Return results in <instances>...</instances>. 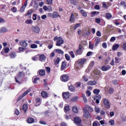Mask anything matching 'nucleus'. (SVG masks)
<instances>
[{"instance_id": "obj_1", "label": "nucleus", "mask_w": 126, "mask_h": 126, "mask_svg": "<svg viewBox=\"0 0 126 126\" xmlns=\"http://www.w3.org/2000/svg\"><path fill=\"white\" fill-rule=\"evenodd\" d=\"M85 62H86V59H81L76 61L75 63V69L76 70H79L82 67V65L84 64Z\"/></svg>"}, {"instance_id": "obj_2", "label": "nucleus", "mask_w": 126, "mask_h": 126, "mask_svg": "<svg viewBox=\"0 0 126 126\" xmlns=\"http://www.w3.org/2000/svg\"><path fill=\"white\" fill-rule=\"evenodd\" d=\"M54 40L57 41L56 45L58 47H61L64 43L63 39V37H58V36H55L54 38Z\"/></svg>"}, {"instance_id": "obj_3", "label": "nucleus", "mask_w": 126, "mask_h": 126, "mask_svg": "<svg viewBox=\"0 0 126 126\" xmlns=\"http://www.w3.org/2000/svg\"><path fill=\"white\" fill-rule=\"evenodd\" d=\"M25 76V73H24V71H21L19 72L17 76L15 77V82L17 83H19V84H20V82H19V81H18V79H19L20 78H21V77H23ZM18 78V79H17Z\"/></svg>"}, {"instance_id": "obj_4", "label": "nucleus", "mask_w": 126, "mask_h": 126, "mask_svg": "<svg viewBox=\"0 0 126 126\" xmlns=\"http://www.w3.org/2000/svg\"><path fill=\"white\" fill-rule=\"evenodd\" d=\"M61 80L63 82H67L69 80V76L66 74L63 75L61 77Z\"/></svg>"}, {"instance_id": "obj_5", "label": "nucleus", "mask_w": 126, "mask_h": 126, "mask_svg": "<svg viewBox=\"0 0 126 126\" xmlns=\"http://www.w3.org/2000/svg\"><path fill=\"white\" fill-rule=\"evenodd\" d=\"M31 91V90L30 89H29L27 91H26L23 94L20 95L19 97L17 99V102H19L20 100H21L25 96H26L27 95L28 93H29Z\"/></svg>"}, {"instance_id": "obj_6", "label": "nucleus", "mask_w": 126, "mask_h": 126, "mask_svg": "<svg viewBox=\"0 0 126 126\" xmlns=\"http://www.w3.org/2000/svg\"><path fill=\"white\" fill-rule=\"evenodd\" d=\"M83 111L84 112V118H86V119H87L88 118H91V115H90V113L85 108H84L83 109Z\"/></svg>"}, {"instance_id": "obj_7", "label": "nucleus", "mask_w": 126, "mask_h": 126, "mask_svg": "<svg viewBox=\"0 0 126 126\" xmlns=\"http://www.w3.org/2000/svg\"><path fill=\"white\" fill-rule=\"evenodd\" d=\"M38 59L39 62H41L42 63H45V62H46L47 57L44 54H41L40 55H38Z\"/></svg>"}, {"instance_id": "obj_8", "label": "nucleus", "mask_w": 126, "mask_h": 126, "mask_svg": "<svg viewBox=\"0 0 126 126\" xmlns=\"http://www.w3.org/2000/svg\"><path fill=\"white\" fill-rule=\"evenodd\" d=\"M32 32L38 34V33L40 32V28H39V27L37 26H34L32 27Z\"/></svg>"}, {"instance_id": "obj_9", "label": "nucleus", "mask_w": 126, "mask_h": 126, "mask_svg": "<svg viewBox=\"0 0 126 126\" xmlns=\"http://www.w3.org/2000/svg\"><path fill=\"white\" fill-rule=\"evenodd\" d=\"M103 103L106 109H110V101L107 98H103Z\"/></svg>"}, {"instance_id": "obj_10", "label": "nucleus", "mask_w": 126, "mask_h": 126, "mask_svg": "<svg viewBox=\"0 0 126 126\" xmlns=\"http://www.w3.org/2000/svg\"><path fill=\"white\" fill-rule=\"evenodd\" d=\"M42 101H41V98L40 97H36L35 98V106L36 107H38L41 105Z\"/></svg>"}, {"instance_id": "obj_11", "label": "nucleus", "mask_w": 126, "mask_h": 126, "mask_svg": "<svg viewBox=\"0 0 126 126\" xmlns=\"http://www.w3.org/2000/svg\"><path fill=\"white\" fill-rule=\"evenodd\" d=\"M41 96L43 99H47L48 97H49V95L48 94V93H46L45 91H42L41 93Z\"/></svg>"}, {"instance_id": "obj_12", "label": "nucleus", "mask_w": 126, "mask_h": 126, "mask_svg": "<svg viewBox=\"0 0 126 126\" xmlns=\"http://www.w3.org/2000/svg\"><path fill=\"white\" fill-rule=\"evenodd\" d=\"M101 70L102 71H107V70H109V69H111V66L107 65V66H103L101 68Z\"/></svg>"}, {"instance_id": "obj_13", "label": "nucleus", "mask_w": 126, "mask_h": 126, "mask_svg": "<svg viewBox=\"0 0 126 126\" xmlns=\"http://www.w3.org/2000/svg\"><path fill=\"white\" fill-rule=\"evenodd\" d=\"M69 92H67L65 93H63V98H64L65 99H68V98H69Z\"/></svg>"}, {"instance_id": "obj_14", "label": "nucleus", "mask_w": 126, "mask_h": 126, "mask_svg": "<svg viewBox=\"0 0 126 126\" xmlns=\"http://www.w3.org/2000/svg\"><path fill=\"white\" fill-rule=\"evenodd\" d=\"M20 44L22 47L23 48H26L27 46H28V43L26 42V41L24 40H22L21 41H20Z\"/></svg>"}, {"instance_id": "obj_15", "label": "nucleus", "mask_w": 126, "mask_h": 126, "mask_svg": "<svg viewBox=\"0 0 126 126\" xmlns=\"http://www.w3.org/2000/svg\"><path fill=\"white\" fill-rule=\"evenodd\" d=\"M26 6H27V1L25 2L24 4L21 7L20 9V12H24V11L25 10V8H26Z\"/></svg>"}, {"instance_id": "obj_16", "label": "nucleus", "mask_w": 126, "mask_h": 126, "mask_svg": "<svg viewBox=\"0 0 126 126\" xmlns=\"http://www.w3.org/2000/svg\"><path fill=\"white\" fill-rule=\"evenodd\" d=\"M74 122L77 125H79L81 123V119L78 117H76L74 118Z\"/></svg>"}, {"instance_id": "obj_17", "label": "nucleus", "mask_w": 126, "mask_h": 126, "mask_svg": "<svg viewBox=\"0 0 126 126\" xmlns=\"http://www.w3.org/2000/svg\"><path fill=\"white\" fill-rule=\"evenodd\" d=\"M39 74L40 76H44L46 74V71L44 69H41L38 71Z\"/></svg>"}, {"instance_id": "obj_18", "label": "nucleus", "mask_w": 126, "mask_h": 126, "mask_svg": "<svg viewBox=\"0 0 126 126\" xmlns=\"http://www.w3.org/2000/svg\"><path fill=\"white\" fill-rule=\"evenodd\" d=\"M53 17L54 18H58V17H60L61 18V16L60 15V14H59V13L54 11L53 13Z\"/></svg>"}, {"instance_id": "obj_19", "label": "nucleus", "mask_w": 126, "mask_h": 126, "mask_svg": "<svg viewBox=\"0 0 126 126\" xmlns=\"http://www.w3.org/2000/svg\"><path fill=\"white\" fill-rule=\"evenodd\" d=\"M97 84V82L95 81H90L87 83V85H95Z\"/></svg>"}, {"instance_id": "obj_20", "label": "nucleus", "mask_w": 126, "mask_h": 126, "mask_svg": "<svg viewBox=\"0 0 126 126\" xmlns=\"http://www.w3.org/2000/svg\"><path fill=\"white\" fill-rule=\"evenodd\" d=\"M60 61L61 60L59 58L54 59V64H55V65H58V64L60 63Z\"/></svg>"}, {"instance_id": "obj_21", "label": "nucleus", "mask_w": 126, "mask_h": 126, "mask_svg": "<svg viewBox=\"0 0 126 126\" xmlns=\"http://www.w3.org/2000/svg\"><path fill=\"white\" fill-rule=\"evenodd\" d=\"M32 61H33V62H37V61H39V55H37L32 57Z\"/></svg>"}, {"instance_id": "obj_22", "label": "nucleus", "mask_w": 126, "mask_h": 126, "mask_svg": "<svg viewBox=\"0 0 126 126\" xmlns=\"http://www.w3.org/2000/svg\"><path fill=\"white\" fill-rule=\"evenodd\" d=\"M86 110H87V111H89V112H92L94 111V110L93 109V108H92L91 107L89 106V105H86Z\"/></svg>"}, {"instance_id": "obj_23", "label": "nucleus", "mask_w": 126, "mask_h": 126, "mask_svg": "<svg viewBox=\"0 0 126 126\" xmlns=\"http://www.w3.org/2000/svg\"><path fill=\"white\" fill-rule=\"evenodd\" d=\"M100 42H101V39H100V37H95V43L94 44V46H98V44H99V43H100Z\"/></svg>"}, {"instance_id": "obj_24", "label": "nucleus", "mask_w": 126, "mask_h": 126, "mask_svg": "<svg viewBox=\"0 0 126 126\" xmlns=\"http://www.w3.org/2000/svg\"><path fill=\"white\" fill-rule=\"evenodd\" d=\"M66 66V63L64 62L62 63V65H61V70L63 71V70H64V69L65 68Z\"/></svg>"}, {"instance_id": "obj_25", "label": "nucleus", "mask_w": 126, "mask_h": 126, "mask_svg": "<svg viewBox=\"0 0 126 126\" xmlns=\"http://www.w3.org/2000/svg\"><path fill=\"white\" fill-rule=\"evenodd\" d=\"M0 32L1 33H5V32H7V29L6 28L2 27L0 29Z\"/></svg>"}, {"instance_id": "obj_26", "label": "nucleus", "mask_w": 126, "mask_h": 126, "mask_svg": "<svg viewBox=\"0 0 126 126\" xmlns=\"http://www.w3.org/2000/svg\"><path fill=\"white\" fill-rule=\"evenodd\" d=\"M74 20H75V18H74V15H73V13H72L70 18V22L73 23L74 22Z\"/></svg>"}, {"instance_id": "obj_27", "label": "nucleus", "mask_w": 126, "mask_h": 126, "mask_svg": "<svg viewBox=\"0 0 126 126\" xmlns=\"http://www.w3.org/2000/svg\"><path fill=\"white\" fill-rule=\"evenodd\" d=\"M54 52H55V53H57L58 54H62V55H63V51L60 49L54 50Z\"/></svg>"}, {"instance_id": "obj_28", "label": "nucleus", "mask_w": 126, "mask_h": 126, "mask_svg": "<svg viewBox=\"0 0 126 126\" xmlns=\"http://www.w3.org/2000/svg\"><path fill=\"white\" fill-rule=\"evenodd\" d=\"M81 50H82V46L80 45L78 50H77L76 51V53L78 54V55H81Z\"/></svg>"}, {"instance_id": "obj_29", "label": "nucleus", "mask_w": 126, "mask_h": 126, "mask_svg": "<svg viewBox=\"0 0 126 126\" xmlns=\"http://www.w3.org/2000/svg\"><path fill=\"white\" fill-rule=\"evenodd\" d=\"M94 109L95 113H96L97 114H99V113H100V108H99V107L95 106L94 107Z\"/></svg>"}, {"instance_id": "obj_30", "label": "nucleus", "mask_w": 126, "mask_h": 126, "mask_svg": "<svg viewBox=\"0 0 126 126\" xmlns=\"http://www.w3.org/2000/svg\"><path fill=\"white\" fill-rule=\"evenodd\" d=\"M34 119L32 118H29L28 119L27 123H28V124H32V123H34Z\"/></svg>"}, {"instance_id": "obj_31", "label": "nucleus", "mask_w": 126, "mask_h": 126, "mask_svg": "<svg viewBox=\"0 0 126 126\" xmlns=\"http://www.w3.org/2000/svg\"><path fill=\"white\" fill-rule=\"evenodd\" d=\"M119 47H120V45L119 44L114 45L112 47V50H117V49H119Z\"/></svg>"}, {"instance_id": "obj_32", "label": "nucleus", "mask_w": 126, "mask_h": 126, "mask_svg": "<svg viewBox=\"0 0 126 126\" xmlns=\"http://www.w3.org/2000/svg\"><path fill=\"white\" fill-rule=\"evenodd\" d=\"M70 110V108H69V106H66L64 107V111L65 113H67V112H69Z\"/></svg>"}, {"instance_id": "obj_33", "label": "nucleus", "mask_w": 126, "mask_h": 126, "mask_svg": "<svg viewBox=\"0 0 126 126\" xmlns=\"http://www.w3.org/2000/svg\"><path fill=\"white\" fill-rule=\"evenodd\" d=\"M100 123L97 121H94L93 124V126H100Z\"/></svg>"}, {"instance_id": "obj_34", "label": "nucleus", "mask_w": 126, "mask_h": 126, "mask_svg": "<svg viewBox=\"0 0 126 126\" xmlns=\"http://www.w3.org/2000/svg\"><path fill=\"white\" fill-rule=\"evenodd\" d=\"M72 110H73V112H74V113H75L76 114L78 112V108H77V106H73L72 108Z\"/></svg>"}, {"instance_id": "obj_35", "label": "nucleus", "mask_w": 126, "mask_h": 126, "mask_svg": "<svg viewBox=\"0 0 126 126\" xmlns=\"http://www.w3.org/2000/svg\"><path fill=\"white\" fill-rule=\"evenodd\" d=\"M81 86V83L80 82H78L75 84V87L76 88H78Z\"/></svg>"}, {"instance_id": "obj_36", "label": "nucleus", "mask_w": 126, "mask_h": 126, "mask_svg": "<svg viewBox=\"0 0 126 126\" xmlns=\"http://www.w3.org/2000/svg\"><path fill=\"white\" fill-rule=\"evenodd\" d=\"M27 109H28V106L27 104H25L23 105V110L24 111V112H26Z\"/></svg>"}, {"instance_id": "obj_37", "label": "nucleus", "mask_w": 126, "mask_h": 126, "mask_svg": "<svg viewBox=\"0 0 126 126\" xmlns=\"http://www.w3.org/2000/svg\"><path fill=\"white\" fill-rule=\"evenodd\" d=\"M105 17L107 19H110V18H112V17H113V16L111 14L108 13L106 14Z\"/></svg>"}, {"instance_id": "obj_38", "label": "nucleus", "mask_w": 126, "mask_h": 126, "mask_svg": "<svg viewBox=\"0 0 126 126\" xmlns=\"http://www.w3.org/2000/svg\"><path fill=\"white\" fill-rule=\"evenodd\" d=\"M94 74L95 75H98V76H100V75H101V72L98 70H96L94 71Z\"/></svg>"}, {"instance_id": "obj_39", "label": "nucleus", "mask_w": 126, "mask_h": 126, "mask_svg": "<svg viewBox=\"0 0 126 126\" xmlns=\"http://www.w3.org/2000/svg\"><path fill=\"white\" fill-rule=\"evenodd\" d=\"M99 12H97V11H93L92 12V17H94V16H95V15H98V14H99Z\"/></svg>"}, {"instance_id": "obj_40", "label": "nucleus", "mask_w": 126, "mask_h": 126, "mask_svg": "<svg viewBox=\"0 0 126 126\" xmlns=\"http://www.w3.org/2000/svg\"><path fill=\"white\" fill-rule=\"evenodd\" d=\"M69 90H70L71 92H74V91H75V88L73 86H71L69 87Z\"/></svg>"}, {"instance_id": "obj_41", "label": "nucleus", "mask_w": 126, "mask_h": 126, "mask_svg": "<svg viewBox=\"0 0 126 126\" xmlns=\"http://www.w3.org/2000/svg\"><path fill=\"white\" fill-rule=\"evenodd\" d=\"M81 13H82V15L84 17H86V16H87V13H86V12H85V11H84L83 10H81Z\"/></svg>"}, {"instance_id": "obj_42", "label": "nucleus", "mask_w": 126, "mask_h": 126, "mask_svg": "<svg viewBox=\"0 0 126 126\" xmlns=\"http://www.w3.org/2000/svg\"><path fill=\"white\" fill-rule=\"evenodd\" d=\"M109 123L110 124V126H115V120H110L109 121Z\"/></svg>"}, {"instance_id": "obj_43", "label": "nucleus", "mask_w": 126, "mask_h": 126, "mask_svg": "<svg viewBox=\"0 0 126 126\" xmlns=\"http://www.w3.org/2000/svg\"><path fill=\"white\" fill-rule=\"evenodd\" d=\"M83 79L86 82H87L88 81V76L86 75H85L83 76Z\"/></svg>"}, {"instance_id": "obj_44", "label": "nucleus", "mask_w": 126, "mask_h": 126, "mask_svg": "<svg viewBox=\"0 0 126 126\" xmlns=\"http://www.w3.org/2000/svg\"><path fill=\"white\" fill-rule=\"evenodd\" d=\"M94 94H99V93H100V90L98 89H95L94 90Z\"/></svg>"}, {"instance_id": "obj_45", "label": "nucleus", "mask_w": 126, "mask_h": 126, "mask_svg": "<svg viewBox=\"0 0 126 126\" xmlns=\"http://www.w3.org/2000/svg\"><path fill=\"white\" fill-rule=\"evenodd\" d=\"M11 11L14 13H15L17 11V8L15 7H13L11 9Z\"/></svg>"}, {"instance_id": "obj_46", "label": "nucleus", "mask_w": 126, "mask_h": 126, "mask_svg": "<svg viewBox=\"0 0 126 126\" xmlns=\"http://www.w3.org/2000/svg\"><path fill=\"white\" fill-rule=\"evenodd\" d=\"M109 94H113L114 93V88H110L108 91Z\"/></svg>"}, {"instance_id": "obj_47", "label": "nucleus", "mask_w": 126, "mask_h": 126, "mask_svg": "<svg viewBox=\"0 0 126 126\" xmlns=\"http://www.w3.org/2000/svg\"><path fill=\"white\" fill-rule=\"evenodd\" d=\"M3 51L4 53H5L6 54L8 53V52H9V48L8 47H6L3 49Z\"/></svg>"}, {"instance_id": "obj_48", "label": "nucleus", "mask_w": 126, "mask_h": 126, "mask_svg": "<svg viewBox=\"0 0 126 126\" xmlns=\"http://www.w3.org/2000/svg\"><path fill=\"white\" fill-rule=\"evenodd\" d=\"M31 48L32 49H37V48H38V46L36 44H32L31 45Z\"/></svg>"}, {"instance_id": "obj_49", "label": "nucleus", "mask_w": 126, "mask_h": 126, "mask_svg": "<svg viewBox=\"0 0 126 126\" xmlns=\"http://www.w3.org/2000/svg\"><path fill=\"white\" fill-rule=\"evenodd\" d=\"M77 100H78V97H77V96H75L71 99L72 102H77Z\"/></svg>"}, {"instance_id": "obj_50", "label": "nucleus", "mask_w": 126, "mask_h": 126, "mask_svg": "<svg viewBox=\"0 0 126 126\" xmlns=\"http://www.w3.org/2000/svg\"><path fill=\"white\" fill-rule=\"evenodd\" d=\"M102 7H103V8H106V9H108V5H107L106 2H102Z\"/></svg>"}, {"instance_id": "obj_51", "label": "nucleus", "mask_w": 126, "mask_h": 126, "mask_svg": "<svg viewBox=\"0 0 126 126\" xmlns=\"http://www.w3.org/2000/svg\"><path fill=\"white\" fill-rule=\"evenodd\" d=\"M10 56L12 59H14L15 57H16V54L15 53H12L10 55Z\"/></svg>"}, {"instance_id": "obj_52", "label": "nucleus", "mask_w": 126, "mask_h": 126, "mask_svg": "<svg viewBox=\"0 0 126 126\" xmlns=\"http://www.w3.org/2000/svg\"><path fill=\"white\" fill-rule=\"evenodd\" d=\"M47 11L49 12H52V11H53V8H52V6H49L47 7Z\"/></svg>"}, {"instance_id": "obj_53", "label": "nucleus", "mask_w": 126, "mask_h": 126, "mask_svg": "<svg viewBox=\"0 0 126 126\" xmlns=\"http://www.w3.org/2000/svg\"><path fill=\"white\" fill-rule=\"evenodd\" d=\"M33 13V9H31L28 11L27 15H31Z\"/></svg>"}, {"instance_id": "obj_54", "label": "nucleus", "mask_w": 126, "mask_h": 126, "mask_svg": "<svg viewBox=\"0 0 126 126\" xmlns=\"http://www.w3.org/2000/svg\"><path fill=\"white\" fill-rule=\"evenodd\" d=\"M94 63H95L94 61H92L89 65V67H93L94 66Z\"/></svg>"}, {"instance_id": "obj_55", "label": "nucleus", "mask_w": 126, "mask_h": 126, "mask_svg": "<svg viewBox=\"0 0 126 126\" xmlns=\"http://www.w3.org/2000/svg\"><path fill=\"white\" fill-rule=\"evenodd\" d=\"M69 55L71 56V58H73L75 56L74 55V53H73V51H70L69 52Z\"/></svg>"}, {"instance_id": "obj_56", "label": "nucleus", "mask_w": 126, "mask_h": 126, "mask_svg": "<svg viewBox=\"0 0 126 126\" xmlns=\"http://www.w3.org/2000/svg\"><path fill=\"white\" fill-rule=\"evenodd\" d=\"M120 58L118 57L115 58V63H120Z\"/></svg>"}, {"instance_id": "obj_57", "label": "nucleus", "mask_w": 126, "mask_h": 126, "mask_svg": "<svg viewBox=\"0 0 126 126\" xmlns=\"http://www.w3.org/2000/svg\"><path fill=\"white\" fill-rule=\"evenodd\" d=\"M112 83L114 85H116V84H118V83H119V81H118V80H113L112 81Z\"/></svg>"}, {"instance_id": "obj_58", "label": "nucleus", "mask_w": 126, "mask_h": 126, "mask_svg": "<svg viewBox=\"0 0 126 126\" xmlns=\"http://www.w3.org/2000/svg\"><path fill=\"white\" fill-rule=\"evenodd\" d=\"M65 57L67 61H69V60H70V57H69V55H68V54H65Z\"/></svg>"}, {"instance_id": "obj_59", "label": "nucleus", "mask_w": 126, "mask_h": 126, "mask_svg": "<svg viewBox=\"0 0 126 126\" xmlns=\"http://www.w3.org/2000/svg\"><path fill=\"white\" fill-rule=\"evenodd\" d=\"M46 70L47 71V72H48V73H50V72H51V68H50V67H46Z\"/></svg>"}, {"instance_id": "obj_60", "label": "nucleus", "mask_w": 126, "mask_h": 126, "mask_svg": "<svg viewBox=\"0 0 126 126\" xmlns=\"http://www.w3.org/2000/svg\"><path fill=\"white\" fill-rule=\"evenodd\" d=\"M25 22L27 24H31L32 23V20H27Z\"/></svg>"}, {"instance_id": "obj_61", "label": "nucleus", "mask_w": 126, "mask_h": 126, "mask_svg": "<svg viewBox=\"0 0 126 126\" xmlns=\"http://www.w3.org/2000/svg\"><path fill=\"white\" fill-rule=\"evenodd\" d=\"M96 35L98 36V37H101L102 36V34H101V32L100 31H98L96 33Z\"/></svg>"}, {"instance_id": "obj_62", "label": "nucleus", "mask_w": 126, "mask_h": 126, "mask_svg": "<svg viewBox=\"0 0 126 126\" xmlns=\"http://www.w3.org/2000/svg\"><path fill=\"white\" fill-rule=\"evenodd\" d=\"M39 78H34L33 80V83H37V81H38V80H39Z\"/></svg>"}, {"instance_id": "obj_63", "label": "nucleus", "mask_w": 126, "mask_h": 126, "mask_svg": "<svg viewBox=\"0 0 126 126\" xmlns=\"http://www.w3.org/2000/svg\"><path fill=\"white\" fill-rule=\"evenodd\" d=\"M82 97L84 99L85 103H87V99L86 98V96H85V95L83 94Z\"/></svg>"}, {"instance_id": "obj_64", "label": "nucleus", "mask_w": 126, "mask_h": 126, "mask_svg": "<svg viewBox=\"0 0 126 126\" xmlns=\"http://www.w3.org/2000/svg\"><path fill=\"white\" fill-rule=\"evenodd\" d=\"M48 4H53V0H46Z\"/></svg>"}]
</instances>
